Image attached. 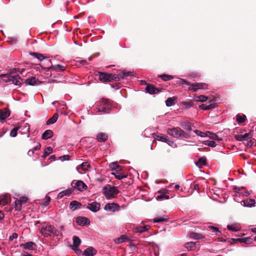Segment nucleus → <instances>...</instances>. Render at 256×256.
<instances>
[{
    "mask_svg": "<svg viewBox=\"0 0 256 256\" xmlns=\"http://www.w3.org/2000/svg\"><path fill=\"white\" fill-rule=\"evenodd\" d=\"M90 167V164L88 162H84L78 166L76 167V170L78 172H79L80 169H82V170L84 171L88 170V168Z\"/></svg>",
    "mask_w": 256,
    "mask_h": 256,
    "instance_id": "obj_23",
    "label": "nucleus"
},
{
    "mask_svg": "<svg viewBox=\"0 0 256 256\" xmlns=\"http://www.w3.org/2000/svg\"><path fill=\"white\" fill-rule=\"evenodd\" d=\"M242 188L234 187V192L235 193L240 194V190Z\"/></svg>",
    "mask_w": 256,
    "mask_h": 256,
    "instance_id": "obj_59",
    "label": "nucleus"
},
{
    "mask_svg": "<svg viewBox=\"0 0 256 256\" xmlns=\"http://www.w3.org/2000/svg\"><path fill=\"white\" fill-rule=\"evenodd\" d=\"M61 160H69V156L68 155H64L60 158Z\"/></svg>",
    "mask_w": 256,
    "mask_h": 256,
    "instance_id": "obj_62",
    "label": "nucleus"
},
{
    "mask_svg": "<svg viewBox=\"0 0 256 256\" xmlns=\"http://www.w3.org/2000/svg\"><path fill=\"white\" fill-rule=\"evenodd\" d=\"M76 222L80 226H86L90 224L89 219L86 217H78L76 219Z\"/></svg>",
    "mask_w": 256,
    "mask_h": 256,
    "instance_id": "obj_11",
    "label": "nucleus"
},
{
    "mask_svg": "<svg viewBox=\"0 0 256 256\" xmlns=\"http://www.w3.org/2000/svg\"><path fill=\"white\" fill-rule=\"evenodd\" d=\"M168 136H162L160 135H156V138L159 141H161L162 142H166V140L168 138Z\"/></svg>",
    "mask_w": 256,
    "mask_h": 256,
    "instance_id": "obj_50",
    "label": "nucleus"
},
{
    "mask_svg": "<svg viewBox=\"0 0 256 256\" xmlns=\"http://www.w3.org/2000/svg\"><path fill=\"white\" fill-rule=\"evenodd\" d=\"M18 234L16 233H13L12 236H10L9 238L10 240H12L14 238H18Z\"/></svg>",
    "mask_w": 256,
    "mask_h": 256,
    "instance_id": "obj_61",
    "label": "nucleus"
},
{
    "mask_svg": "<svg viewBox=\"0 0 256 256\" xmlns=\"http://www.w3.org/2000/svg\"><path fill=\"white\" fill-rule=\"evenodd\" d=\"M109 79H110V82H111V81H112V80H114V81H118V80H120V74L119 75H117L116 74H109Z\"/></svg>",
    "mask_w": 256,
    "mask_h": 256,
    "instance_id": "obj_39",
    "label": "nucleus"
},
{
    "mask_svg": "<svg viewBox=\"0 0 256 256\" xmlns=\"http://www.w3.org/2000/svg\"><path fill=\"white\" fill-rule=\"evenodd\" d=\"M18 200L20 201V202H22V204L24 203H26L27 202L28 198L26 197H21Z\"/></svg>",
    "mask_w": 256,
    "mask_h": 256,
    "instance_id": "obj_63",
    "label": "nucleus"
},
{
    "mask_svg": "<svg viewBox=\"0 0 256 256\" xmlns=\"http://www.w3.org/2000/svg\"><path fill=\"white\" fill-rule=\"evenodd\" d=\"M118 170H116V172H113L112 173V174L114 175L115 178L118 180H122L126 177V176L122 174L120 172H118Z\"/></svg>",
    "mask_w": 256,
    "mask_h": 256,
    "instance_id": "obj_27",
    "label": "nucleus"
},
{
    "mask_svg": "<svg viewBox=\"0 0 256 256\" xmlns=\"http://www.w3.org/2000/svg\"><path fill=\"white\" fill-rule=\"evenodd\" d=\"M160 77L164 81H168L174 78V76H172L166 74L160 76Z\"/></svg>",
    "mask_w": 256,
    "mask_h": 256,
    "instance_id": "obj_49",
    "label": "nucleus"
},
{
    "mask_svg": "<svg viewBox=\"0 0 256 256\" xmlns=\"http://www.w3.org/2000/svg\"><path fill=\"white\" fill-rule=\"evenodd\" d=\"M180 81L182 85H190V83L184 79H180Z\"/></svg>",
    "mask_w": 256,
    "mask_h": 256,
    "instance_id": "obj_64",
    "label": "nucleus"
},
{
    "mask_svg": "<svg viewBox=\"0 0 256 256\" xmlns=\"http://www.w3.org/2000/svg\"><path fill=\"white\" fill-rule=\"evenodd\" d=\"M46 200L44 202L43 204L45 206H47L48 204V203L50 201V198L48 196H46Z\"/></svg>",
    "mask_w": 256,
    "mask_h": 256,
    "instance_id": "obj_60",
    "label": "nucleus"
},
{
    "mask_svg": "<svg viewBox=\"0 0 256 256\" xmlns=\"http://www.w3.org/2000/svg\"><path fill=\"white\" fill-rule=\"evenodd\" d=\"M236 119L238 123L241 124L244 122L246 119V116L244 114L240 116V114H238L236 116Z\"/></svg>",
    "mask_w": 256,
    "mask_h": 256,
    "instance_id": "obj_40",
    "label": "nucleus"
},
{
    "mask_svg": "<svg viewBox=\"0 0 256 256\" xmlns=\"http://www.w3.org/2000/svg\"><path fill=\"white\" fill-rule=\"evenodd\" d=\"M204 144L212 148H214L216 145L214 140H205L204 142Z\"/></svg>",
    "mask_w": 256,
    "mask_h": 256,
    "instance_id": "obj_47",
    "label": "nucleus"
},
{
    "mask_svg": "<svg viewBox=\"0 0 256 256\" xmlns=\"http://www.w3.org/2000/svg\"><path fill=\"white\" fill-rule=\"evenodd\" d=\"M10 115V112L8 110L4 109L0 110V119L4 120Z\"/></svg>",
    "mask_w": 256,
    "mask_h": 256,
    "instance_id": "obj_18",
    "label": "nucleus"
},
{
    "mask_svg": "<svg viewBox=\"0 0 256 256\" xmlns=\"http://www.w3.org/2000/svg\"><path fill=\"white\" fill-rule=\"evenodd\" d=\"M195 246L196 242H186L184 244V247L188 250H192Z\"/></svg>",
    "mask_w": 256,
    "mask_h": 256,
    "instance_id": "obj_42",
    "label": "nucleus"
},
{
    "mask_svg": "<svg viewBox=\"0 0 256 256\" xmlns=\"http://www.w3.org/2000/svg\"><path fill=\"white\" fill-rule=\"evenodd\" d=\"M20 246L26 250H34L36 248V244L32 242H28L26 243L21 244Z\"/></svg>",
    "mask_w": 256,
    "mask_h": 256,
    "instance_id": "obj_9",
    "label": "nucleus"
},
{
    "mask_svg": "<svg viewBox=\"0 0 256 256\" xmlns=\"http://www.w3.org/2000/svg\"><path fill=\"white\" fill-rule=\"evenodd\" d=\"M244 242V240L242 238H236V239H232V242H231V244H235L236 242Z\"/></svg>",
    "mask_w": 256,
    "mask_h": 256,
    "instance_id": "obj_58",
    "label": "nucleus"
},
{
    "mask_svg": "<svg viewBox=\"0 0 256 256\" xmlns=\"http://www.w3.org/2000/svg\"><path fill=\"white\" fill-rule=\"evenodd\" d=\"M53 134L54 133L52 130H46L42 134V138L44 140H48L51 138Z\"/></svg>",
    "mask_w": 256,
    "mask_h": 256,
    "instance_id": "obj_22",
    "label": "nucleus"
},
{
    "mask_svg": "<svg viewBox=\"0 0 256 256\" xmlns=\"http://www.w3.org/2000/svg\"><path fill=\"white\" fill-rule=\"evenodd\" d=\"M9 197L8 196L5 195L0 198V203L2 204V206L7 204L9 202Z\"/></svg>",
    "mask_w": 256,
    "mask_h": 256,
    "instance_id": "obj_34",
    "label": "nucleus"
},
{
    "mask_svg": "<svg viewBox=\"0 0 256 256\" xmlns=\"http://www.w3.org/2000/svg\"><path fill=\"white\" fill-rule=\"evenodd\" d=\"M195 100L196 102H204L207 100L208 97L204 95H200L195 97Z\"/></svg>",
    "mask_w": 256,
    "mask_h": 256,
    "instance_id": "obj_37",
    "label": "nucleus"
},
{
    "mask_svg": "<svg viewBox=\"0 0 256 256\" xmlns=\"http://www.w3.org/2000/svg\"><path fill=\"white\" fill-rule=\"evenodd\" d=\"M208 86V84L206 83H195L190 84L189 89L193 92H196L198 89H207Z\"/></svg>",
    "mask_w": 256,
    "mask_h": 256,
    "instance_id": "obj_7",
    "label": "nucleus"
},
{
    "mask_svg": "<svg viewBox=\"0 0 256 256\" xmlns=\"http://www.w3.org/2000/svg\"><path fill=\"white\" fill-rule=\"evenodd\" d=\"M82 206V204L76 200L72 201L70 204V208L72 210L74 211L75 210L80 208Z\"/></svg>",
    "mask_w": 256,
    "mask_h": 256,
    "instance_id": "obj_17",
    "label": "nucleus"
},
{
    "mask_svg": "<svg viewBox=\"0 0 256 256\" xmlns=\"http://www.w3.org/2000/svg\"><path fill=\"white\" fill-rule=\"evenodd\" d=\"M52 68H54V70L60 72H63L65 70V68L64 66L60 64L52 66Z\"/></svg>",
    "mask_w": 256,
    "mask_h": 256,
    "instance_id": "obj_45",
    "label": "nucleus"
},
{
    "mask_svg": "<svg viewBox=\"0 0 256 256\" xmlns=\"http://www.w3.org/2000/svg\"><path fill=\"white\" fill-rule=\"evenodd\" d=\"M40 232L44 236H62V233L56 230L53 226L48 224L44 223L42 225Z\"/></svg>",
    "mask_w": 256,
    "mask_h": 256,
    "instance_id": "obj_2",
    "label": "nucleus"
},
{
    "mask_svg": "<svg viewBox=\"0 0 256 256\" xmlns=\"http://www.w3.org/2000/svg\"><path fill=\"white\" fill-rule=\"evenodd\" d=\"M208 228L213 230V232L216 236H220L221 234V232L218 230V228L216 227L210 226Z\"/></svg>",
    "mask_w": 256,
    "mask_h": 256,
    "instance_id": "obj_48",
    "label": "nucleus"
},
{
    "mask_svg": "<svg viewBox=\"0 0 256 256\" xmlns=\"http://www.w3.org/2000/svg\"><path fill=\"white\" fill-rule=\"evenodd\" d=\"M128 237L126 235H122L120 237L114 240L116 244H119L126 242L128 240Z\"/></svg>",
    "mask_w": 256,
    "mask_h": 256,
    "instance_id": "obj_29",
    "label": "nucleus"
},
{
    "mask_svg": "<svg viewBox=\"0 0 256 256\" xmlns=\"http://www.w3.org/2000/svg\"><path fill=\"white\" fill-rule=\"evenodd\" d=\"M150 228V226L148 225H146L144 226H140L136 228L134 232L136 233H142L144 232H146Z\"/></svg>",
    "mask_w": 256,
    "mask_h": 256,
    "instance_id": "obj_20",
    "label": "nucleus"
},
{
    "mask_svg": "<svg viewBox=\"0 0 256 256\" xmlns=\"http://www.w3.org/2000/svg\"><path fill=\"white\" fill-rule=\"evenodd\" d=\"M30 54L40 61H42L44 58H48V56H44L41 54H38L37 52H32Z\"/></svg>",
    "mask_w": 256,
    "mask_h": 256,
    "instance_id": "obj_24",
    "label": "nucleus"
},
{
    "mask_svg": "<svg viewBox=\"0 0 256 256\" xmlns=\"http://www.w3.org/2000/svg\"><path fill=\"white\" fill-rule=\"evenodd\" d=\"M71 194L70 190H64L60 192L58 195V198H61L64 196H69Z\"/></svg>",
    "mask_w": 256,
    "mask_h": 256,
    "instance_id": "obj_35",
    "label": "nucleus"
},
{
    "mask_svg": "<svg viewBox=\"0 0 256 256\" xmlns=\"http://www.w3.org/2000/svg\"><path fill=\"white\" fill-rule=\"evenodd\" d=\"M180 104L184 106L185 108L189 109L193 106L194 102L192 100H190L189 102H181Z\"/></svg>",
    "mask_w": 256,
    "mask_h": 256,
    "instance_id": "obj_31",
    "label": "nucleus"
},
{
    "mask_svg": "<svg viewBox=\"0 0 256 256\" xmlns=\"http://www.w3.org/2000/svg\"><path fill=\"white\" fill-rule=\"evenodd\" d=\"M22 204L20 201L18 200H16L14 206L15 210L18 212L20 211L22 209Z\"/></svg>",
    "mask_w": 256,
    "mask_h": 256,
    "instance_id": "obj_44",
    "label": "nucleus"
},
{
    "mask_svg": "<svg viewBox=\"0 0 256 256\" xmlns=\"http://www.w3.org/2000/svg\"><path fill=\"white\" fill-rule=\"evenodd\" d=\"M77 62L83 66H86L88 64V62L86 60H77Z\"/></svg>",
    "mask_w": 256,
    "mask_h": 256,
    "instance_id": "obj_57",
    "label": "nucleus"
},
{
    "mask_svg": "<svg viewBox=\"0 0 256 256\" xmlns=\"http://www.w3.org/2000/svg\"><path fill=\"white\" fill-rule=\"evenodd\" d=\"M133 75V72H126V70H123L122 72L120 74V76L122 78H124L128 76H132Z\"/></svg>",
    "mask_w": 256,
    "mask_h": 256,
    "instance_id": "obj_33",
    "label": "nucleus"
},
{
    "mask_svg": "<svg viewBox=\"0 0 256 256\" xmlns=\"http://www.w3.org/2000/svg\"><path fill=\"white\" fill-rule=\"evenodd\" d=\"M166 143L168 144L170 146L173 148H176L177 147L176 144L171 138H170L169 137H168L166 142H165Z\"/></svg>",
    "mask_w": 256,
    "mask_h": 256,
    "instance_id": "obj_41",
    "label": "nucleus"
},
{
    "mask_svg": "<svg viewBox=\"0 0 256 256\" xmlns=\"http://www.w3.org/2000/svg\"><path fill=\"white\" fill-rule=\"evenodd\" d=\"M158 193L160 194L156 197V200H162L164 199L168 200L169 198V196L166 194L168 193V190H161L158 191Z\"/></svg>",
    "mask_w": 256,
    "mask_h": 256,
    "instance_id": "obj_10",
    "label": "nucleus"
},
{
    "mask_svg": "<svg viewBox=\"0 0 256 256\" xmlns=\"http://www.w3.org/2000/svg\"><path fill=\"white\" fill-rule=\"evenodd\" d=\"M100 204L96 202L88 204L86 208L94 212H98L100 209Z\"/></svg>",
    "mask_w": 256,
    "mask_h": 256,
    "instance_id": "obj_8",
    "label": "nucleus"
},
{
    "mask_svg": "<svg viewBox=\"0 0 256 256\" xmlns=\"http://www.w3.org/2000/svg\"><path fill=\"white\" fill-rule=\"evenodd\" d=\"M166 132L168 135L175 138L180 139H188L190 138V134L180 127L168 128L166 130Z\"/></svg>",
    "mask_w": 256,
    "mask_h": 256,
    "instance_id": "obj_3",
    "label": "nucleus"
},
{
    "mask_svg": "<svg viewBox=\"0 0 256 256\" xmlns=\"http://www.w3.org/2000/svg\"><path fill=\"white\" fill-rule=\"evenodd\" d=\"M166 104L167 106H171L174 104V98H168L166 100Z\"/></svg>",
    "mask_w": 256,
    "mask_h": 256,
    "instance_id": "obj_43",
    "label": "nucleus"
},
{
    "mask_svg": "<svg viewBox=\"0 0 256 256\" xmlns=\"http://www.w3.org/2000/svg\"><path fill=\"white\" fill-rule=\"evenodd\" d=\"M181 126L186 130L188 131L192 130L191 124L188 122H184L182 123Z\"/></svg>",
    "mask_w": 256,
    "mask_h": 256,
    "instance_id": "obj_36",
    "label": "nucleus"
},
{
    "mask_svg": "<svg viewBox=\"0 0 256 256\" xmlns=\"http://www.w3.org/2000/svg\"><path fill=\"white\" fill-rule=\"evenodd\" d=\"M102 192L107 200H110L116 198L119 190L115 186L106 184L102 188Z\"/></svg>",
    "mask_w": 256,
    "mask_h": 256,
    "instance_id": "obj_4",
    "label": "nucleus"
},
{
    "mask_svg": "<svg viewBox=\"0 0 256 256\" xmlns=\"http://www.w3.org/2000/svg\"><path fill=\"white\" fill-rule=\"evenodd\" d=\"M109 74L105 72H99V79L100 81L103 82H110Z\"/></svg>",
    "mask_w": 256,
    "mask_h": 256,
    "instance_id": "obj_19",
    "label": "nucleus"
},
{
    "mask_svg": "<svg viewBox=\"0 0 256 256\" xmlns=\"http://www.w3.org/2000/svg\"><path fill=\"white\" fill-rule=\"evenodd\" d=\"M26 84L30 86H38L40 84V82L34 76H31L27 78L26 80Z\"/></svg>",
    "mask_w": 256,
    "mask_h": 256,
    "instance_id": "obj_12",
    "label": "nucleus"
},
{
    "mask_svg": "<svg viewBox=\"0 0 256 256\" xmlns=\"http://www.w3.org/2000/svg\"><path fill=\"white\" fill-rule=\"evenodd\" d=\"M52 152V148L50 146L47 147L44 150V154H43V156H42V157L43 158H46Z\"/></svg>",
    "mask_w": 256,
    "mask_h": 256,
    "instance_id": "obj_38",
    "label": "nucleus"
},
{
    "mask_svg": "<svg viewBox=\"0 0 256 256\" xmlns=\"http://www.w3.org/2000/svg\"><path fill=\"white\" fill-rule=\"evenodd\" d=\"M110 168L112 170H122V167L118 164L116 162H114L111 164Z\"/></svg>",
    "mask_w": 256,
    "mask_h": 256,
    "instance_id": "obj_46",
    "label": "nucleus"
},
{
    "mask_svg": "<svg viewBox=\"0 0 256 256\" xmlns=\"http://www.w3.org/2000/svg\"><path fill=\"white\" fill-rule=\"evenodd\" d=\"M168 220V216H164L162 217L155 218L153 220V222H166Z\"/></svg>",
    "mask_w": 256,
    "mask_h": 256,
    "instance_id": "obj_32",
    "label": "nucleus"
},
{
    "mask_svg": "<svg viewBox=\"0 0 256 256\" xmlns=\"http://www.w3.org/2000/svg\"><path fill=\"white\" fill-rule=\"evenodd\" d=\"M248 136V134H238L236 136V139L239 141H242L244 140Z\"/></svg>",
    "mask_w": 256,
    "mask_h": 256,
    "instance_id": "obj_52",
    "label": "nucleus"
},
{
    "mask_svg": "<svg viewBox=\"0 0 256 256\" xmlns=\"http://www.w3.org/2000/svg\"><path fill=\"white\" fill-rule=\"evenodd\" d=\"M109 109V104H108L106 102L105 104L102 105L100 104L98 108V110L100 112H108V110Z\"/></svg>",
    "mask_w": 256,
    "mask_h": 256,
    "instance_id": "obj_30",
    "label": "nucleus"
},
{
    "mask_svg": "<svg viewBox=\"0 0 256 256\" xmlns=\"http://www.w3.org/2000/svg\"><path fill=\"white\" fill-rule=\"evenodd\" d=\"M72 248L77 255L80 256L82 254V251L78 247H72Z\"/></svg>",
    "mask_w": 256,
    "mask_h": 256,
    "instance_id": "obj_56",
    "label": "nucleus"
},
{
    "mask_svg": "<svg viewBox=\"0 0 256 256\" xmlns=\"http://www.w3.org/2000/svg\"><path fill=\"white\" fill-rule=\"evenodd\" d=\"M189 237L191 238L194 239V240H200V239H202L204 238V236L203 235L196 233L194 232H191L188 234Z\"/></svg>",
    "mask_w": 256,
    "mask_h": 256,
    "instance_id": "obj_21",
    "label": "nucleus"
},
{
    "mask_svg": "<svg viewBox=\"0 0 256 256\" xmlns=\"http://www.w3.org/2000/svg\"><path fill=\"white\" fill-rule=\"evenodd\" d=\"M72 186L76 190L82 192L87 188L86 185L82 180H78L76 182H72Z\"/></svg>",
    "mask_w": 256,
    "mask_h": 256,
    "instance_id": "obj_6",
    "label": "nucleus"
},
{
    "mask_svg": "<svg viewBox=\"0 0 256 256\" xmlns=\"http://www.w3.org/2000/svg\"><path fill=\"white\" fill-rule=\"evenodd\" d=\"M19 127H16L11 130L10 132V136L12 138H14L17 136V132L19 130Z\"/></svg>",
    "mask_w": 256,
    "mask_h": 256,
    "instance_id": "obj_51",
    "label": "nucleus"
},
{
    "mask_svg": "<svg viewBox=\"0 0 256 256\" xmlns=\"http://www.w3.org/2000/svg\"><path fill=\"white\" fill-rule=\"evenodd\" d=\"M58 117V114L57 113L54 114L53 116L46 122V124L50 125L54 124L56 122Z\"/></svg>",
    "mask_w": 256,
    "mask_h": 256,
    "instance_id": "obj_25",
    "label": "nucleus"
},
{
    "mask_svg": "<svg viewBox=\"0 0 256 256\" xmlns=\"http://www.w3.org/2000/svg\"><path fill=\"white\" fill-rule=\"evenodd\" d=\"M216 103L213 101L210 102L208 104H202L200 105V108L202 110H209L214 108L216 106Z\"/></svg>",
    "mask_w": 256,
    "mask_h": 256,
    "instance_id": "obj_13",
    "label": "nucleus"
},
{
    "mask_svg": "<svg viewBox=\"0 0 256 256\" xmlns=\"http://www.w3.org/2000/svg\"><path fill=\"white\" fill-rule=\"evenodd\" d=\"M146 92L150 94H155L158 92V88H156L154 86L148 84L146 88Z\"/></svg>",
    "mask_w": 256,
    "mask_h": 256,
    "instance_id": "obj_16",
    "label": "nucleus"
},
{
    "mask_svg": "<svg viewBox=\"0 0 256 256\" xmlns=\"http://www.w3.org/2000/svg\"><path fill=\"white\" fill-rule=\"evenodd\" d=\"M16 70V69H14L10 70L6 74H1L0 75V78H2L1 80L5 83L12 82L16 86H20L22 84L21 78L18 74L12 75L14 71Z\"/></svg>",
    "mask_w": 256,
    "mask_h": 256,
    "instance_id": "obj_1",
    "label": "nucleus"
},
{
    "mask_svg": "<svg viewBox=\"0 0 256 256\" xmlns=\"http://www.w3.org/2000/svg\"><path fill=\"white\" fill-rule=\"evenodd\" d=\"M97 139L98 142H104L108 139V136L106 134L100 133L97 135Z\"/></svg>",
    "mask_w": 256,
    "mask_h": 256,
    "instance_id": "obj_26",
    "label": "nucleus"
},
{
    "mask_svg": "<svg viewBox=\"0 0 256 256\" xmlns=\"http://www.w3.org/2000/svg\"><path fill=\"white\" fill-rule=\"evenodd\" d=\"M72 247H78V246L81 243L80 239L78 236H74L72 238Z\"/></svg>",
    "mask_w": 256,
    "mask_h": 256,
    "instance_id": "obj_28",
    "label": "nucleus"
},
{
    "mask_svg": "<svg viewBox=\"0 0 256 256\" xmlns=\"http://www.w3.org/2000/svg\"><path fill=\"white\" fill-rule=\"evenodd\" d=\"M200 164L201 166H204L206 164V158L205 157H202L198 159L197 162V164Z\"/></svg>",
    "mask_w": 256,
    "mask_h": 256,
    "instance_id": "obj_53",
    "label": "nucleus"
},
{
    "mask_svg": "<svg viewBox=\"0 0 256 256\" xmlns=\"http://www.w3.org/2000/svg\"><path fill=\"white\" fill-rule=\"evenodd\" d=\"M120 206L114 202L108 203L104 206V210L107 212H115L119 210Z\"/></svg>",
    "mask_w": 256,
    "mask_h": 256,
    "instance_id": "obj_5",
    "label": "nucleus"
},
{
    "mask_svg": "<svg viewBox=\"0 0 256 256\" xmlns=\"http://www.w3.org/2000/svg\"><path fill=\"white\" fill-rule=\"evenodd\" d=\"M96 254V250L92 246L88 248L84 252L83 254L86 256H94Z\"/></svg>",
    "mask_w": 256,
    "mask_h": 256,
    "instance_id": "obj_14",
    "label": "nucleus"
},
{
    "mask_svg": "<svg viewBox=\"0 0 256 256\" xmlns=\"http://www.w3.org/2000/svg\"><path fill=\"white\" fill-rule=\"evenodd\" d=\"M194 132L198 136H200L202 138L205 137L206 136V134L204 132H202L198 130H194Z\"/></svg>",
    "mask_w": 256,
    "mask_h": 256,
    "instance_id": "obj_55",
    "label": "nucleus"
},
{
    "mask_svg": "<svg viewBox=\"0 0 256 256\" xmlns=\"http://www.w3.org/2000/svg\"><path fill=\"white\" fill-rule=\"evenodd\" d=\"M255 203V200L254 199H246L240 202L242 205L247 207H252L254 205Z\"/></svg>",
    "mask_w": 256,
    "mask_h": 256,
    "instance_id": "obj_15",
    "label": "nucleus"
},
{
    "mask_svg": "<svg viewBox=\"0 0 256 256\" xmlns=\"http://www.w3.org/2000/svg\"><path fill=\"white\" fill-rule=\"evenodd\" d=\"M227 228L229 230L232 232H237L239 230V228L238 226H236L234 225H228Z\"/></svg>",
    "mask_w": 256,
    "mask_h": 256,
    "instance_id": "obj_54",
    "label": "nucleus"
}]
</instances>
